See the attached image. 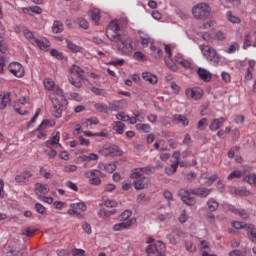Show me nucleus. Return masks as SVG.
I'll return each mask as SVG.
<instances>
[{
	"instance_id": "62",
	"label": "nucleus",
	"mask_w": 256,
	"mask_h": 256,
	"mask_svg": "<svg viewBox=\"0 0 256 256\" xmlns=\"http://www.w3.org/2000/svg\"><path fill=\"white\" fill-rule=\"evenodd\" d=\"M116 119H118V121L127 122L129 121V115L124 114V112H120L116 115Z\"/></svg>"
},
{
	"instance_id": "15",
	"label": "nucleus",
	"mask_w": 256,
	"mask_h": 256,
	"mask_svg": "<svg viewBox=\"0 0 256 256\" xmlns=\"http://www.w3.org/2000/svg\"><path fill=\"white\" fill-rule=\"evenodd\" d=\"M135 223H137V219L131 218L129 221H126V222L121 221V223L115 224L112 229L115 232L125 231V229H131V227H133Z\"/></svg>"
},
{
	"instance_id": "59",
	"label": "nucleus",
	"mask_w": 256,
	"mask_h": 256,
	"mask_svg": "<svg viewBox=\"0 0 256 256\" xmlns=\"http://www.w3.org/2000/svg\"><path fill=\"white\" fill-rule=\"evenodd\" d=\"M134 59H136V61H147L145 54L140 51L134 53Z\"/></svg>"
},
{
	"instance_id": "54",
	"label": "nucleus",
	"mask_w": 256,
	"mask_h": 256,
	"mask_svg": "<svg viewBox=\"0 0 256 256\" xmlns=\"http://www.w3.org/2000/svg\"><path fill=\"white\" fill-rule=\"evenodd\" d=\"M251 47V34L244 35L243 49H249Z\"/></svg>"
},
{
	"instance_id": "12",
	"label": "nucleus",
	"mask_w": 256,
	"mask_h": 256,
	"mask_svg": "<svg viewBox=\"0 0 256 256\" xmlns=\"http://www.w3.org/2000/svg\"><path fill=\"white\" fill-rule=\"evenodd\" d=\"M84 175L86 179H89L91 185H101V171L97 169L88 170Z\"/></svg>"
},
{
	"instance_id": "28",
	"label": "nucleus",
	"mask_w": 256,
	"mask_h": 256,
	"mask_svg": "<svg viewBox=\"0 0 256 256\" xmlns=\"http://www.w3.org/2000/svg\"><path fill=\"white\" fill-rule=\"evenodd\" d=\"M113 131H115L118 135H123L125 133V123L121 121H115L112 127Z\"/></svg>"
},
{
	"instance_id": "36",
	"label": "nucleus",
	"mask_w": 256,
	"mask_h": 256,
	"mask_svg": "<svg viewBox=\"0 0 256 256\" xmlns=\"http://www.w3.org/2000/svg\"><path fill=\"white\" fill-rule=\"evenodd\" d=\"M103 203L108 209H114L118 205L116 200H111L107 197H103Z\"/></svg>"
},
{
	"instance_id": "48",
	"label": "nucleus",
	"mask_w": 256,
	"mask_h": 256,
	"mask_svg": "<svg viewBox=\"0 0 256 256\" xmlns=\"http://www.w3.org/2000/svg\"><path fill=\"white\" fill-rule=\"evenodd\" d=\"M185 249L189 253H195V251H197V246H195V244H193V241L188 240L185 242Z\"/></svg>"
},
{
	"instance_id": "60",
	"label": "nucleus",
	"mask_w": 256,
	"mask_h": 256,
	"mask_svg": "<svg viewBox=\"0 0 256 256\" xmlns=\"http://www.w3.org/2000/svg\"><path fill=\"white\" fill-rule=\"evenodd\" d=\"M35 210L37 211V213H40V215H45V206H43V204L41 203H36L35 204Z\"/></svg>"
},
{
	"instance_id": "9",
	"label": "nucleus",
	"mask_w": 256,
	"mask_h": 256,
	"mask_svg": "<svg viewBox=\"0 0 256 256\" xmlns=\"http://www.w3.org/2000/svg\"><path fill=\"white\" fill-rule=\"evenodd\" d=\"M200 51L202 55L207 59V61H212L213 63H219V54L214 50L213 47L207 45H200Z\"/></svg>"
},
{
	"instance_id": "8",
	"label": "nucleus",
	"mask_w": 256,
	"mask_h": 256,
	"mask_svg": "<svg viewBox=\"0 0 256 256\" xmlns=\"http://www.w3.org/2000/svg\"><path fill=\"white\" fill-rule=\"evenodd\" d=\"M192 15H194L196 19L205 21V19L211 17V7L207 3H199L192 8Z\"/></svg>"
},
{
	"instance_id": "31",
	"label": "nucleus",
	"mask_w": 256,
	"mask_h": 256,
	"mask_svg": "<svg viewBox=\"0 0 256 256\" xmlns=\"http://www.w3.org/2000/svg\"><path fill=\"white\" fill-rule=\"evenodd\" d=\"M255 68V61L251 60L249 61V67L247 68L245 79L246 81H251L253 79V71Z\"/></svg>"
},
{
	"instance_id": "33",
	"label": "nucleus",
	"mask_w": 256,
	"mask_h": 256,
	"mask_svg": "<svg viewBox=\"0 0 256 256\" xmlns=\"http://www.w3.org/2000/svg\"><path fill=\"white\" fill-rule=\"evenodd\" d=\"M229 211H231L232 213H235V215H239L243 219H249V213H247V211L245 210H239V209H236L234 206H229Z\"/></svg>"
},
{
	"instance_id": "11",
	"label": "nucleus",
	"mask_w": 256,
	"mask_h": 256,
	"mask_svg": "<svg viewBox=\"0 0 256 256\" xmlns=\"http://www.w3.org/2000/svg\"><path fill=\"white\" fill-rule=\"evenodd\" d=\"M173 159H175V161L171 164L170 167L165 168V171L167 173V175H174V173H177V168L180 167H185V165L183 164V162L180 161L181 159V152L180 151H175L172 155Z\"/></svg>"
},
{
	"instance_id": "46",
	"label": "nucleus",
	"mask_w": 256,
	"mask_h": 256,
	"mask_svg": "<svg viewBox=\"0 0 256 256\" xmlns=\"http://www.w3.org/2000/svg\"><path fill=\"white\" fill-rule=\"evenodd\" d=\"M48 127H55V120L53 119H47L43 120L40 124V129H47Z\"/></svg>"
},
{
	"instance_id": "38",
	"label": "nucleus",
	"mask_w": 256,
	"mask_h": 256,
	"mask_svg": "<svg viewBox=\"0 0 256 256\" xmlns=\"http://www.w3.org/2000/svg\"><path fill=\"white\" fill-rule=\"evenodd\" d=\"M94 109H96V111L99 113H109V106H107V104L96 103L94 105Z\"/></svg>"
},
{
	"instance_id": "16",
	"label": "nucleus",
	"mask_w": 256,
	"mask_h": 256,
	"mask_svg": "<svg viewBox=\"0 0 256 256\" xmlns=\"http://www.w3.org/2000/svg\"><path fill=\"white\" fill-rule=\"evenodd\" d=\"M33 177V173L31 171L26 170L21 174L15 176L16 183H22L23 185H27L29 183V179Z\"/></svg>"
},
{
	"instance_id": "3",
	"label": "nucleus",
	"mask_w": 256,
	"mask_h": 256,
	"mask_svg": "<svg viewBox=\"0 0 256 256\" xmlns=\"http://www.w3.org/2000/svg\"><path fill=\"white\" fill-rule=\"evenodd\" d=\"M210 193H211V189L200 187V188H194L190 191L185 189H180L178 192V195H180L183 203L189 206H193L195 205L196 200H195V197H193L192 195L205 198V197H209Z\"/></svg>"
},
{
	"instance_id": "14",
	"label": "nucleus",
	"mask_w": 256,
	"mask_h": 256,
	"mask_svg": "<svg viewBox=\"0 0 256 256\" xmlns=\"http://www.w3.org/2000/svg\"><path fill=\"white\" fill-rule=\"evenodd\" d=\"M70 207L71 209L68 210V215H75L76 217L87 211V205L83 202L73 203Z\"/></svg>"
},
{
	"instance_id": "27",
	"label": "nucleus",
	"mask_w": 256,
	"mask_h": 256,
	"mask_svg": "<svg viewBox=\"0 0 256 256\" xmlns=\"http://www.w3.org/2000/svg\"><path fill=\"white\" fill-rule=\"evenodd\" d=\"M246 231L248 239L252 241V243H256L255 225L248 224Z\"/></svg>"
},
{
	"instance_id": "63",
	"label": "nucleus",
	"mask_w": 256,
	"mask_h": 256,
	"mask_svg": "<svg viewBox=\"0 0 256 256\" xmlns=\"http://www.w3.org/2000/svg\"><path fill=\"white\" fill-rule=\"evenodd\" d=\"M8 256H23V250L11 249V250L8 252Z\"/></svg>"
},
{
	"instance_id": "23",
	"label": "nucleus",
	"mask_w": 256,
	"mask_h": 256,
	"mask_svg": "<svg viewBox=\"0 0 256 256\" xmlns=\"http://www.w3.org/2000/svg\"><path fill=\"white\" fill-rule=\"evenodd\" d=\"M225 123V118L220 117V118H215L214 120L211 121L209 125L210 131H217L218 129L221 128V125Z\"/></svg>"
},
{
	"instance_id": "51",
	"label": "nucleus",
	"mask_w": 256,
	"mask_h": 256,
	"mask_svg": "<svg viewBox=\"0 0 256 256\" xmlns=\"http://www.w3.org/2000/svg\"><path fill=\"white\" fill-rule=\"evenodd\" d=\"M77 23L79 27H81L82 29H89V22L85 18L83 17L78 18Z\"/></svg>"
},
{
	"instance_id": "19",
	"label": "nucleus",
	"mask_w": 256,
	"mask_h": 256,
	"mask_svg": "<svg viewBox=\"0 0 256 256\" xmlns=\"http://www.w3.org/2000/svg\"><path fill=\"white\" fill-rule=\"evenodd\" d=\"M27 103H29L28 98L26 97H21L18 100V104L14 105V110L16 111V113H18V115H29V111L24 110L21 111V107L19 105H27Z\"/></svg>"
},
{
	"instance_id": "53",
	"label": "nucleus",
	"mask_w": 256,
	"mask_h": 256,
	"mask_svg": "<svg viewBox=\"0 0 256 256\" xmlns=\"http://www.w3.org/2000/svg\"><path fill=\"white\" fill-rule=\"evenodd\" d=\"M244 181H247L249 185H256V174L255 173L249 174L244 178Z\"/></svg>"
},
{
	"instance_id": "42",
	"label": "nucleus",
	"mask_w": 256,
	"mask_h": 256,
	"mask_svg": "<svg viewBox=\"0 0 256 256\" xmlns=\"http://www.w3.org/2000/svg\"><path fill=\"white\" fill-rule=\"evenodd\" d=\"M131 215H133L131 210H125L120 215V221H123V222L131 221V219H132Z\"/></svg>"
},
{
	"instance_id": "32",
	"label": "nucleus",
	"mask_w": 256,
	"mask_h": 256,
	"mask_svg": "<svg viewBox=\"0 0 256 256\" xmlns=\"http://www.w3.org/2000/svg\"><path fill=\"white\" fill-rule=\"evenodd\" d=\"M90 17L94 23L99 24V21H101V11L97 8L91 10Z\"/></svg>"
},
{
	"instance_id": "6",
	"label": "nucleus",
	"mask_w": 256,
	"mask_h": 256,
	"mask_svg": "<svg viewBox=\"0 0 256 256\" xmlns=\"http://www.w3.org/2000/svg\"><path fill=\"white\" fill-rule=\"evenodd\" d=\"M145 171H149V168H135L130 175L131 179H135L134 187L137 190L145 189L149 185V178L143 175Z\"/></svg>"
},
{
	"instance_id": "22",
	"label": "nucleus",
	"mask_w": 256,
	"mask_h": 256,
	"mask_svg": "<svg viewBox=\"0 0 256 256\" xmlns=\"http://www.w3.org/2000/svg\"><path fill=\"white\" fill-rule=\"evenodd\" d=\"M34 47H39L41 51H45L51 47V42L47 39H36V41L33 44Z\"/></svg>"
},
{
	"instance_id": "41",
	"label": "nucleus",
	"mask_w": 256,
	"mask_h": 256,
	"mask_svg": "<svg viewBox=\"0 0 256 256\" xmlns=\"http://www.w3.org/2000/svg\"><path fill=\"white\" fill-rule=\"evenodd\" d=\"M52 31L53 33H63V22L54 21Z\"/></svg>"
},
{
	"instance_id": "1",
	"label": "nucleus",
	"mask_w": 256,
	"mask_h": 256,
	"mask_svg": "<svg viewBox=\"0 0 256 256\" xmlns=\"http://www.w3.org/2000/svg\"><path fill=\"white\" fill-rule=\"evenodd\" d=\"M119 20H113L108 25L106 35L109 40L116 43L117 50L121 55H131L135 51V45H133V39L131 37L120 35Z\"/></svg>"
},
{
	"instance_id": "45",
	"label": "nucleus",
	"mask_w": 256,
	"mask_h": 256,
	"mask_svg": "<svg viewBox=\"0 0 256 256\" xmlns=\"http://www.w3.org/2000/svg\"><path fill=\"white\" fill-rule=\"evenodd\" d=\"M136 129L137 131H142L143 133H149V131H151V125L138 123L136 124Z\"/></svg>"
},
{
	"instance_id": "40",
	"label": "nucleus",
	"mask_w": 256,
	"mask_h": 256,
	"mask_svg": "<svg viewBox=\"0 0 256 256\" xmlns=\"http://www.w3.org/2000/svg\"><path fill=\"white\" fill-rule=\"evenodd\" d=\"M111 157H119L122 155V151L119 146H108Z\"/></svg>"
},
{
	"instance_id": "39",
	"label": "nucleus",
	"mask_w": 256,
	"mask_h": 256,
	"mask_svg": "<svg viewBox=\"0 0 256 256\" xmlns=\"http://www.w3.org/2000/svg\"><path fill=\"white\" fill-rule=\"evenodd\" d=\"M226 17L230 23L237 24V25H239V23H241V18L234 16L231 11H228L226 13Z\"/></svg>"
},
{
	"instance_id": "17",
	"label": "nucleus",
	"mask_w": 256,
	"mask_h": 256,
	"mask_svg": "<svg viewBox=\"0 0 256 256\" xmlns=\"http://www.w3.org/2000/svg\"><path fill=\"white\" fill-rule=\"evenodd\" d=\"M69 73H71V75H75V77H78V79L81 81H85V70L78 65H72V67L69 69Z\"/></svg>"
},
{
	"instance_id": "2",
	"label": "nucleus",
	"mask_w": 256,
	"mask_h": 256,
	"mask_svg": "<svg viewBox=\"0 0 256 256\" xmlns=\"http://www.w3.org/2000/svg\"><path fill=\"white\" fill-rule=\"evenodd\" d=\"M43 85L46 91H51L52 93L49 95V99L53 104L54 116L59 119L61 115H63V110L67 106V99L65 98V94L63 93V89L59 86L55 85V81L51 78H45L43 81Z\"/></svg>"
},
{
	"instance_id": "43",
	"label": "nucleus",
	"mask_w": 256,
	"mask_h": 256,
	"mask_svg": "<svg viewBox=\"0 0 256 256\" xmlns=\"http://www.w3.org/2000/svg\"><path fill=\"white\" fill-rule=\"evenodd\" d=\"M24 36L31 43V45H35L37 38H35V36L33 35V32L29 30H24Z\"/></svg>"
},
{
	"instance_id": "7",
	"label": "nucleus",
	"mask_w": 256,
	"mask_h": 256,
	"mask_svg": "<svg viewBox=\"0 0 256 256\" xmlns=\"http://www.w3.org/2000/svg\"><path fill=\"white\" fill-rule=\"evenodd\" d=\"M61 141V133L60 132H54L52 134V137L46 141V147L50 149L48 152V156L50 159H54V157H57V150L55 149H61V144L59 143Z\"/></svg>"
},
{
	"instance_id": "18",
	"label": "nucleus",
	"mask_w": 256,
	"mask_h": 256,
	"mask_svg": "<svg viewBox=\"0 0 256 256\" xmlns=\"http://www.w3.org/2000/svg\"><path fill=\"white\" fill-rule=\"evenodd\" d=\"M34 190L36 195H38V197L41 198L47 195V193H49V186L47 184L36 183Z\"/></svg>"
},
{
	"instance_id": "20",
	"label": "nucleus",
	"mask_w": 256,
	"mask_h": 256,
	"mask_svg": "<svg viewBox=\"0 0 256 256\" xmlns=\"http://www.w3.org/2000/svg\"><path fill=\"white\" fill-rule=\"evenodd\" d=\"M5 25L0 21V51L2 53H7V42H5Z\"/></svg>"
},
{
	"instance_id": "10",
	"label": "nucleus",
	"mask_w": 256,
	"mask_h": 256,
	"mask_svg": "<svg viewBox=\"0 0 256 256\" xmlns=\"http://www.w3.org/2000/svg\"><path fill=\"white\" fill-rule=\"evenodd\" d=\"M9 73L17 79L25 77V67L19 62H12L7 67Z\"/></svg>"
},
{
	"instance_id": "21",
	"label": "nucleus",
	"mask_w": 256,
	"mask_h": 256,
	"mask_svg": "<svg viewBox=\"0 0 256 256\" xmlns=\"http://www.w3.org/2000/svg\"><path fill=\"white\" fill-rule=\"evenodd\" d=\"M197 75L199 76L201 81H206L207 83L211 81V79H213V76L210 74V72L204 68H199L197 70Z\"/></svg>"
},
{
	"instance_id": "37",
	"label": "nucleus",
	"mask_w": 256,
	"mask_h": 256,
	"mask_svg": "<svg viewBox=\"0 0 256 256\" xmlns=\"http://www.w3.org/2000/svg\"><path fill=\"white\" fill-rule=\"evenodd\" d=\"M207 206H208L209 211H211V212L217 211V209H219V203L213 198H210L208 200Z\"/></svg>"
},
{
	"instance_id": "44",
	"label": "nucleus",
	"mask_w": 256,
	"mask_h": 256,
	"mask_svg": "<svg viewBox=\"0 0 256 256\" xmlns=\"http://www.w3.org/2000/svg\"><path fill=\"white\" fill-rule=\"evenodd\" d=\"M243 177V173L240 170H234L233 172L228 175L227 179L228 181H231L233 179H241Z\"/></svg>"
},
{
	"instance_id": "47",
	"label": "nucleus",
	"mask_w": 256,
	"mask_h": 256,
	"mask_svg": "<svg viewBox=\"0 0 256 256\" xmlns=\"http://www.w3.org/2000/svg\"><path fill=\"white\" fill-rule=\"evenodd\" d=\"M239 49H241V46L239 45V43L233 42L232 44H230V46L226 50V53L232 54L239 51Z\"/></svg>"
},
{
	"instance_id": "35",
	"label": "nucleus",
	"mask_w": 256,
	"mask_h": 256,
	"mask_svg": "<svg viewBox=\"0 0 256 256\" xmlns=\"http://www.w3.org/2000/svg\"><path fill=\"white\" fill-rule=\"evenodd\" d=\"M10 103H11V94L10 93L4 94L0 102V109H5V107H7V105H9Z\"/></svg>"
},
{
	"instance_id": "4",
	"label": "nucleus",
	"mask_w": 256,
	"mask_h": 256,
	"mask_svg": "<svg viewBox=\"0 0 256 256\" xmlns=\"http://www.w3.org/2000/svg\"><path fill=\"white\" fill-rule=\"evenodd\" d=\"M164 50H165L166 55H168L167 57L164 58V61H165V64L167 65V67L171 71H179V68L177 67L176 63H179V65H181L185 69H190L191 62L183 59V57H181V55H176L174 57V60L171 59L172 54H171V46L170 45H165Z\"/></svg>"
},
{
	"instance_id": "52",
	"label": "nucleus",
	"mask_w": 256,
	"mask_h": 256,
	"mask_svg": "<svg viewBox=\"0 0 256 256\" xmlns=\"http://www.w3.org/2000/svg\"><path fill=\"white\" fill-rule=\"evenodd\" d=\"M248 226L249 224H245L243 222H239V221L232 222V227H234V229H245V231H247Z\"/></svg>"
},
{
	"instance_id": "13",
	"label": "nucleus",
	"mask_w": 256,
	"mask_h": 256,
	"mask_svg": "<svg viewBox=\"0 0 256 256\" xmlns=\"http://www.w3.org/2000/svg\"><path fill=\"white\" fill-rule=\"evenodd\" d=\"M185 95L187 99L199 101V99L203 97V89H201L200 87L187 88L185 90Z\"/></svg>"
},
{
	"instance_id": "25",
	"label": "nucleus",
	"mask_w": 256,
	"mask_h": 256,
	"mask_svg": "<svg viewBox=\"0 0 256 256\" xmlns=\"http://www.w3.org/2000/svg\"><path fill=\"white\" fill-rule=\"evenodd\" d=\"M142 78L144 79V81H147L151 85H155L158 81L157 76H155V74L151 72H143Z\"/></svg>"
},
{
	"instance_id": "34",
	"label": "nucleus",
	"mask_w": 256,
	"mask_h": 256,
	"mask_svg": "<svg viewBox=\"0 0 256 256\" xmlns=\"http://www.w3.org/2000/svg\"><path fill=\"white\" fill-rule=\"evenodd\" d=\"M37 139H45L47 137V129L41 128V125L33 132Z\"/></svg>"
},
{
	"instance_id": "30",
	"label": "nucleus",
	"mask_w": 256,
	"mask_h": 256,
	"mask_svg": "<svg viewBox=\"0 0 256 256\" xmlns=\"http://www.w3.org/2000/svg\"><path fill=\"white\" fill-rule=\"evenodd\" d=\"M80 159L84 163H91V161H99V156L96 153H90L80 156Z\"/></svg>"
},
{
	"instance_id": "61",
	"label": "nucleus",
	"mask_w": 256,
	"mask_h": 256,
	"mask_svg": "<svg viewBox=\"0 0 256 256\" xmlns=\"http://www.w3.org/2000/svg\"><path fill=\"white\" fill-rule=\"evenodd\" d=\"M50 55H52V57H55L56 59H58L60 61L63 60V53H61L55 49H52L50 51Z\"/></svg>"
},
{
	"instance_id": "58",
	"label": "nucleus",
	"mask_w": 256,
	"mask_h": 256,
	"mask_svg": "<svg viewBox=\"0 0 256 256\" xmlns=\"http://www.w3.org/2000/svg\"><path fill=\"white\" fill-rule=\"evenodd\" d=\"M77 171V166L73 164H68L64 167V173H75Z\"/></svg>"
},
{
	"instance_id": "26",
	"label": "nucleus",
	"mask_w": 256,
	"mask_h": 256,
	"mask_svg": "<svg viewBox=\"0 0 256 256\" xmlns=\"http://www.w3.org/2000/svg\"><path fill=\"white\" fill-rule=\"evenodd\" d=\"M67 49H69L72 53H83V48L71 40H66Z\"/></svg>"
},
{
	"instance_id": "49",
	"label": "nucleus",
	"mask_w": 256,
	"mask_h": 256,
	"mask_svg": "<svg viewBox=\"0 0 256 256\" xmlns=\"http://www.w3.org/2000/svg\"><path fill=\"white\" fill-rule=\"evenodd\" d=\"M35 233H37V229L31 227L22 230V235H25L26 237H33Z\"/></svg>"
},
{
	"instance_id": "29",
	"label": "nucleus",
	"mask_w": 256,
	"mask_h": 256,
	"mask_svg": "<svg viewBox=\"0 0 256 256\" xmlns=\"http://www.w3.org/2000/svg\"><path fill=\"white\" fill-rule=\"evenodd\" d=\"M115 213H117L116 209L113 210H107L105 208H102L98 211V216L101 219H108V217H111V215H115Z\"/></svg>"
},
{
	"instance_id": "56",
	"label": "nucleus",
	"mask_w": 256,
	"mask_h": 256,
	"mask_svg": "<svg viewBox=\"0 0 256 256\" xmlns=\"http://www.w3.org/2000/svg\"><path fill=\"white\" fill-rule=\"evenodd\" d=\"M40 175H43L46 179H53L55 174L53 172H47L45 168H40Z\"/></svg>"
},
{
	"instance_id": "5",
	"label": "nucleus",
	"mask_w": 256,
	"mask_h": 256,
	"mask_svg": "<svg viewBox=\"0 0 256 256\" xmlns=\"http://www.w3.org/2000/svg\"><path fill=\"white\" fill-rule=\"evenodd\" d=\"M146 243L148 244L146 247L147 256H165V253H167V247L161 241L155 242V239L150 237Z\"/></svg>"
},
{
	"instance_id": "64",
	"label": "nucleus",
	"mask_w": 256,
	"mask_h": 256,
	"mask_svg": "<svg viewBox=\"0 0 256 256\" xmlns=\"http://www.w3.org/2000/svg\"><path fill=\"white\" fill-rule=\"evenodd\" d=\"M72 255L73 256H85V250L79 249V248H74V249H72Z\"/></svg>"
},
{
	"instance_id": "55",
	"label": "nucleus",
	"mask_w": 256,
	"mask_h": 256,
	"mask_svg": "<svg viewBox=\"0 0 256 256\" xmlns=\"http://www.w3.org/2000/svg\"><path fill=\"white\" fill-rule=\"evenodd\" d=\"M234 193L240 195V197H249V195H251V192L245 189H235Z\"/></svg>"
},
{
	"instance_id": "50",
	"label": "nucleus",
	"mask_w": 256,
	"mask_h": 256,
	"mask_svg": "<svg viewBox=\"0 0 256 256\" xmlns=\"http://www.w3.org/2000/svg\"><path fill=\"white\" fill-rule=\"evenodd\" d=\"M102 167L106 173H113L117 169V166L113 163H108V164H102Z\"/></svg>"
},
{
	"instance_id": "24",
	"label": "nucleus",
	"mask_w": 256,
	"mask_h": 256,
	"mask_svg": "<svg viewBox=\"0 0 256 256\" xmlns=\"http://www.w3.org/2000/svg\"><path fill=\"white\" fill-rule=\"evenodd\" d=\"M173 122L176 124H181L183 127H187L189 125V119L185 117V115L176 114L173 116Z\"/></svg>"
},
{
	"instance_id": "57",
	"label": "nucleus",
	"mask_w": 256,
	"mask_h": 256,
	"mask_svg": "<svg viewBox=\"0 0 256 256\" xmlns=\"http://www.w3.org/2000/svg\"><path fill=\"white\" fill-rule=\"evenodd\" d=\"M212 37L216 41H223L225 39V33L218 31L216 33H212Z\"/></svg>"
}]
</instances>
